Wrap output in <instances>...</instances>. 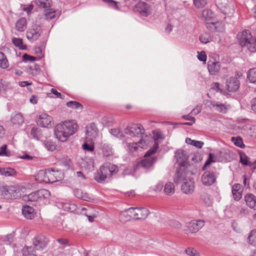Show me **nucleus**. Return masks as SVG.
<instances>
[{"mask_svg": "<svg viewBox=\"0 0 256 256\" xmlns=\"http://www.w3.org/2000/svg\"><path fill=\"white\" fill-rule=\"evenodd\" d=\"M78 126L74 120L64 121L56 125L54 128L56 138L62 142H66L69 138L78 130Z\"/></svg>", "mask_w": 256, "mask_h": 256, "instance_id": "1", "label": "nucleus"}, {"mask_svg": "<svg viewBox=\"0 0 256 256\" xmlns=\"http://www.w3.org/2000/svg\"><path fill=\"white\" fill-rule=\"evenodd\" d=\"M118 171V167L112 164H106L100 167L94 174V180L98 182H102L105 180L116 174Z\"/></svg>", "mask_w": 256, "mask_h": 256, "instance_id": "2", "label": "nucleus"}, {"mask_svg": "<svg viewBox=\"0 0 256 256\" xmlns=\"http://www.w3.org/2000/svg\"><path fill=\"white\" fill-rule=\"evenodd\" d=\"M142 130L141 125L132 124L124 129V134L132 137L138 136L142 133Z\"/></svg>", "mask_w": 256, "mask_h": 256, "instance_id": "3", "label": "nucleus"}, {"mask_svg": "<svg viewBox=\"0 0 256 256\" xmlns=\"http://www.w3.org/2000/svg\"><path fill=\"white\" fill-rule=\"evenodd\" d=\"M42 30L40 26L34 25L26 32V38L30 40H36L40 36Z\"/></svg>", "mask_w": 256, "mask_h": 256, "instance_id": "4", "label": "nucleus"}, {"mask_svg": "<svg viewBox=\"0 0 256 256\" xmlns=\"http://www.w3.org/2000/svg\"><path fill=\"white\" fill-rule=\"evenodd\" d=\"M238 39L242 46L246 47L249 42L252 40V37L248 30H244L238 34Z\"/></svg>", "mask_w": 256, "mask_h": 256, "instance_id": "5", "label": "nucleus"}, {"mask_svg": "<svg viewBox=\"0 0 256 256\" xmlns=\"http://www.w3.org/2000/svg\"><path fill=\"white\" fill-rule=\"evenodd\" d=\"M204 220H192L188 224V230L192 233H196L204 226Z\"/></svg>", "mask_w": 256, "mask_h": 256, "instance_id": "6", "label": "nucleus"}, {"mask_svg": "<svg viewBox=\"0 0 256 256\" xmlns=\"http://www.w3.org/2000/svg\"><path fill=\"white\" fill-rule=\"evenodd\" d=\"M48 243V240L44 235H38L36 236L33 240V244L36 250H42L45 248Z\"/></svg>", "mask_w": 256, "mask_h": 256, "instance_id": "7", "label": "nucleus"}, {"mask_svg": "<svg viewBox=\"0 0 256 256\" xmlns=\"http://www.w3.org/2000/svg\"><path fill=\"white\" fill-rule=\"evenodd\" d=\"M133 208H129L120 212L119 216L120 220L122 222H125L131 220H135Z\"/></svg>", "mask_w": 256, "mask_h": 256, "instance_id": "8", "label": "nucleus"}, {"mask_svg": "<svg viewBox=\"0 0 256 256\" xmlns=\"http://www.w3.org/2000/svg\"><path fill=\"white\" fill-rule=\"evenodd\" d=\"M47 175L50 180L49 183H52L62 180L64 174L60 170H47Z\"/></svg>", "mask_w": 256, "mask_h": 256, "instance_id": "9", "label": "nucleus"}, {"mask_svg": "<svg viewBox=\"0 0 256 256\" xmlns=\"http://www.w3.org/2000/svg\"><path fill=\"white\" fill-rule=\"evenodd\" d=\"M86 140H94L98 136V130L94 124H91L86 127Z\"/></svg>", "mask_w": 256, "mask_h": 256, "instance_id": "10", "label": "nucleus"}, {"mask_svg": "<svg viewBox=\"0 0 256 256\" xmlns=\"http://www.w3.org/2000/svg\"><path fill=\"white\" fill-rule=\"evenodd\" d=\"M26 187L20 185H0V190L2 192H16L17 191H25Z\"/></svg>", "mask_w": 256, "mask_h": 256, "instance_id": "11", "label": "nucleus"}, {"mask_svg": "<svg viewBox=\"0 0 256 256\" xmlns=\"http://www.w3.org/2000/svg\"><path fill=\"white\" fill-rule=\"evenodd\" d=\"M52 121V118L46 114H40L36 120L38 124L42 127L51 126Z\"/></svg>", "mask_w": 256, "mask_h": 256, "instance_id": "12", "label": "nucleus"}, {"mask_svg": "<svg viewBox=\"0 0 256 256\" xmlns=\"http://www.w3.org/2000/svg\"><path fill=\"white\" fill-rule=\"evenodd\" d=\"M216 180V176L212 172H206L202 176V182L206 186H210L214 184Z\"/></svg>", "mask_w": 256, "mask_h": 256, "instance_id": "13", "label": "nucleus"}, {"mask_svg": "<svg viewBox=\"0 0 256 256\" xmlns=\"http://www.w3.org/2000/svg\"><path fill=\"white\" fill-rule=\"evenodd\" d=\"M135 220L145 219L149 214V210L145 208H133Z\"/></svg>", "mask_w": 256, "mask_h": 256, "instance_id": "14", "label": "nucleus"}, {"mask_svg": "<svg viewBox=\"0 0 256 256\" xmlns=\"http://www.w3.org/2000/svg\"><path fill=\"white\" fill-rule=\"evenodd\" d=\"M226 86L229 92H236L239 88L240 82L235 78H230L226 80Z\"/></svg>", "mask_w": 256, "mask_h": 256, "instance_id": "15", "label": "nucleus"}, {"mask_svg": "<svg viewBox=\"0 0 256 256\" xmlns=\"http://www.w3.org/2000/svg\"><path fill=\"white\" fill-rule=\"evenodd\" d=\"M139 13L142 16H147L151 13V8L146 2H140L136 5Z\"/></svg>", "mask_w": 256, "mask_h": 256, "instance_id": "16", "label": "nucleus"}, {"mask_svg": "<svg viewBox=\"0 0 256 256\" xmlns=\"http://www.w3.org/2000/svg\"><path fill=\"white\" fill-rule=\"evenodd\" d=\"M208 68L210 74L215 75L220 70V65L218 62L209 60L208 63Z\"/></svg>", "mask_w": 256, "mask_h": 256, "instance_id": "17", "label": "nucleus"}, {"mask_svg": "<svg viewBox=\"0 0 256 256\" xmlns=\"http://www.w3.org/2000/svg\"><path fill=\"white\" fill-rule=\"evenodd\" d=\"M207 102L208 104L210 103V104L208 105V106L212 107L215 110L222 113L226 112L229 108L228 106H226L218 102L208 101Z\"/></svg>", "mask_w": 256, "mask_h": 256, "instance_id": "18", "label": "nucleus"}, {"mask_svg": "<svg viewBox=\"0 0 256 256\" xmlns=\"http://www.w3.org/2000/svg\"><path fill=\"white\" fill-rule=\"evenodd\" d=\"M128 152L130 154H134L138 150V147L142 148H145L146 146L142 144V141L140 140L138 142H128L126 144Z\"/></svg>", "mask_w": 256, "mask_h": 256, "instance_id": "19", "label": "nucleus"}, {"mask_svg": "<svg viewBox=\"0 0 256 256\" xmlns=\"http://www.w3.org/2000/svg\"><path fill=\"white\" fill-rule=\"evenodd\" d=\"M175 158L180 165H184L188 160L186 152L182 150H178L176 152Z\"/></svg>", "mask_w": 256, "mask_h": 256, "instance_id": "20", "label": "nucleus"}, {"mask_svg": "<svg viewBox=\"0 0 256 256\" xmlns=\"http://www.w3.org/2000/svg\"><path fill=\"white\" fill-rule=\"evenodd\" d=\"M154 134L155 141L154 144L152 148L146 152V156H151L156 152L158 146V140L162 138V134L158 132H154Z\"/></svg>", "mask_w": 256, "mask_h": 256, "instance_id": "21", "label": "nucleus"}, {"mask_svg": "<svg viewBox=\"0 0 256 256\" xmlns=\"http://www.w3.org/2000/svg\"><path fill=\"white\" fill-rule=\"evenodd\" d=\"M246 204L250 208L256 210V196L250 193H247L244 196Z\"/></svg>", "mask_w": 256, "mask_h": 256, "instance_id": "22", "label": "nucleus"}, {"mask_svg": "<svg viewBox=\"0 0 256 256\" xmlns=\"http://www.w3.org/2000/svg\"><path fill=\"white\" fill-rule=\"evenodd\" d=\"M20 196V193H0V199L8 202L18 199Z\"/></svg>", "mask_w": 256, "mask_h": 256, "instance_id": "23", "label": "nucleus"}, {"mask_svg": "<svg viewBox=\"0 0 256 256\" xmlns=\"http://www.w3.org/2000/svg\"><path fill=\"white\" fill-rule=\"evenodd\" d=\"M34 208L28 206H24L22 208V213L24 216L27 219L32 220L34 218Z\"/></svg>", "mask_w": 256, "mask_h": 256, "instance_id": "24", "label": "nucleus"}, {"mask_svg": "<svg viewBox=\"0 0 256 256\" xmlns=\"http://www.w3.org/2000/svg\"><path fill=\"white\" fill-rule=\"evenodd\" d=\"M22 199L26 202H36L42 200V196L39 195V193H29L22 196Z\"/></svg>", "mask_w": 256, "mask_h": 256, "instance_id": "25", "label": "nucleus"}, {"mask_svg": "<svg viewBox=\"0 0 256 256\" xmlns=\"http://www.w3.org/2000/svg\"><path fill=\"white\" fill-rule=\"evenodd\" d=\"M58 206L60 207L64 210L70 212H74L76 210V206L69 202H60L58 203Z\"/></svg>", "mask_w": 256, "mask_h": 256, "instance_id": "26", "label": "nucleus"}, {"mask_svg": "<svg viewBox=\"0 0 256 256\" xmlns=\"http://www.w3.org/2000/svg\"><path fill=\"white\" fill-rule=\"evenodd\" d=\"M36 180L40 182L48 183L50 180L47 175V170H40L36 176Z\"/></svg>", "mask_w": 256, "mask_h": 256, "instance_id": "27", "label": "nucleus"}, {"mask_svg": "<svg viewBox=\"0 0 256 256\" xmlns=\"http://www.w3.org/2000/svg\"><path fill=\"white\" fill-rule=\"evenodd\" d=\"M11 121L14 124L20 125L24 122V120L20 114L16 113L12 116Z\"/></svg>", "mask_w": 256, "mask_h": 256, "instance_id": "28", "label": "nucleus"}, {"mask_svg": "<svg viewBox=\"0 0 256 256\" xmlns=\"http://www.w3.org/2000/svg\"><path fill=\"white\" fill-rule=\"evenodd\" d=\"M101 150L104 155L106 156H111L113 154V150L112 146L108 144H102Z\"/></svg>", "mask_w": 256, "mask_h": 256, "instance_id": "29", "label": "nucleus"}, {"mask_svg": "<svg viewBox=\"0 0 256 256\" xmlns=\"http://www.w3.org/2000/svg\"><path fill=\"white\" fill-rule=\"evenodd\" d=\"M150 156H144L146 158L142 160L140 162V165L142 167L144 168H148L150 167L155 162L156 160L154 158H148Z\"/></svg>", "mask_w": 256, "mask_h": 256, "instance_id": "30", "label": "nucleus"}, {"mask_svg": "<svg viewBox=\"0 0 256 256\" xmlns=\"http://www.w3.org/2000/svg\"><path fill=\"white\" fill-rule=\"evenodd\" d=\"M26 18H21L17 21L16 24V27L18 30L24 32L26 28Z\"/></svg>", "mask_w": 256, "mask_h": 256, "instance_id": "31", "label": "nucleus"}, {"mask_svg": "<svg viewBox=\"0 0 256 256\" xmlns=\"http://www.w3.org/2000/svg\"><path fill=\"white\" fill-rule=\"evenodd\" d=\"M182 190L183 192H190L194 190V182L190 180L182 184Z\"/></svg>", "mask_w": 256, "mask_h": 256, "instance_id": "32", "label": "nucleus"}, {"mask_svg": "<svg viewBox=\"0 0 256 256\" xmlns=\"http://www.w3.org/2000/svg\"><path fill=\"white\" fill-rule=\"evenodd\" d=\"M220 10L223 14L228 15L231 14L234 12L233 7L228 3H226L224 6H221Z\"/></svg>", "mask_w": 256, "mask_h": 256, "instance_id": "33", "label": "nucleus"}, {"mask_svg": "<svg viewBox=\"0 0 256 256\" xmlns=\"http://www.w3.org/2000/svg\"><path fill=\"white\" fill-rule=\"evenodd\" d=\"M35 2L38 6L44 8H49L52 6L50 0H36Z\"/></svg>", "mask_w": 256, "mask_h": 256, "instance_id": "34", "label": "nucleus"}, {"mask_svg": "<svg viewBox=\"0 0 256 256\" xmlns=\"http://www.w3.org/2000/svg\"><path fill=\"white\" fill-rule=\"evenodd\" d=\"M186 142L188 144L194 146L195 147L198 148H202L204 144V142L202 141L192 140L190 138H186Z\"/></svg>", "mask_w": 256, "mask_h": 256, "instance_id": "35", "label": "nucleus"}, {"mask_svg": "<svg viewBox=\"0 0 256 256\" xmlns=\"http://www.w3.org/2000/svg\"><path fill=\"white\" fill-rule=\"evenodd\" d=\"M8 66V63L6 56L2 52H0V67L6 68Z\"/></svg>", "mask_w": 256, "mask_h": 256, "instance_id": "36", "label": "nucleus"}, {"mask_svg": "<svg viewBox=\"0 0 256 256\" xmlns=\"http://www.w3.org/2000/svg\"><path fill=\"white\" fill-rule=\"evenodd\" d=\"M12 42L20 50H26V46L24 44L21 38H12Z\"/></svg>", "mask_w": 256, "mask_h": 256, "instance_id": "37", "label": "nucleus"}, {"mask_svg": "<svg viewBox=\"0 0 256 256\" xmlns=\"http://www.w3.org/2000/svg\"><path fill=\"white\" fill-rule=\"evenodd\" d=\"M247 77L250 82H256V68L250 69L248 71Z\"/></svg>", "mask_w": 256, "mask_h": 256, "instance_id": "38", "label": "nucleus"}, {"mask_svg": "<svg viewBox=\"0 0 256 256\" xmlns=\"http://www.w3.org/2000/svg\"><path fill=\"white\" fill-rule=\"evenodd\" d=\"M91 210H92L90 208L88 209L86 208H82V212L88 216V220L90 222H92L94 220V218L96 216V214H93L92 215H90V211Z\"/></svg>", "mask_w": 256, "mask_h": 256, "instance_id": "39", "label": "nucleus"}, {"mask_svg": "<svg viewBox=\"0 0 256 256\" xmlns=\"http://www.w3.org/2000/svg\"><path fill=\"white\" fill-rule=\"evenodd\" d=\"M240 162L244 166H250L251 162L249 158L244 152L240 153Z\"/></svg>", "mask_w": 256, "mask_h": 256, "instance_id": "40", "label": "nucleus"}, {"mask_svg": "<svg viewBox=\"0 0 256 256\" xmlns=\"http://www.w3.org/2000/svg\"><path fill=\"white\" fill-rule=\"evenodd\" d=\"M2 175L4 176H14L16 174V171L12 168H2Z\"/></svg>", "mask_w": 256, "mask_h": 256, "instance_id": "41", "label": "nucleus"}, {"mask_svg": "<svg viewBox=\"0 0 256 256\" xmlns=\"http://www.w3.org/2000/svg\"><path fill=\"white\" fill-rule=\"evenodd\" d=\"M82 148L84 150L92 152L94 150V143L93 140H86V139L85 143L82 145Z\"/></svg>", "mask_w": 256, "mask_h": 256, "instance_id": "42", "label": "nucleus"}, {"mask_svg": "<svg viewBox=\"0 0 256 256\" xmlns=\"http://www.w3.org/2000/svg\"><path fill=\"white\" fill-rule=\"evenodd\" d=\"M66 105L74 109H80L82 108V106L78 102L76 101H70L66 102Z\"/></svg>", "mask_w": 256, "mask_h": 256, "instance_id": "43", "label": "nucleus"}, {"mask_svg": "<svg viewBox=\"0 0 256 256\" xmlns=\"http://www.w3.org/2000/svg\"><path fill=\"white\" fill-rule=\"evenodd\" d=\"M110 132L112 135L119 138H123L124 137V134L119 128L112 129Z\"/></svg>", "mask_w": 256, "mask_h": 256, "instance_id": "44", "label": "nucleus"}, {"mask_svg": "<svg viewBox=\"0 0 256 256\" xmlns=\"http://www.w3.org/2000/svg\"><path fill=\"white\" fill-rule=\"evenodd\" d=\"M248 240L250 244L253 245L256 244V230H252L248 236Z\"/></svg>", "mask_w": 256, "mask_h": 256, "instance_id": "45", "label": "nucleus"}, {"mask_svg": "<svg viewBox=\"0 0 256 256\" xmlns=\"http://www.w3.org/2000/svg\"><path fill=\"white\" fill-rule=\"evenodd\" d=\"M238 208V206L234 204H231L228 208H227L226 210V213L228 214L229 212H231V214L229 216H231L234 214H237Z\"/></svg>", "mask_w": 256, "mask_h": 256, "instance_id": "46", "label": "nucleus"}, {"mask_svg": "<svg viewBox=\"0 0 256 256\" xmlns=\"http://www.w3.org/2000/svg\"><path fill=\"white\" fill-rule=\"evenodd\" d=\"M11 155L10 152L7 150V146L3 145L0 148V156H10Z\"/></svg>", "mask_w": 256, "mask_h": 256, "instance_id": "47", "label": "nucleus"}, {"mask_svg": "<svg viewBox=\"0 0 256 256\" xmlns=\"http://www.w3.org/2000/svg\"><path fill=\"white\" fill-rule=\"evenodd\" d=\"M246 47L251 52H256V40L252 38Z\"/></svg>", "mask_w": 256, "mask_h": 256, "instance_id": "48", "label": "nucleus"}, {"mask_svg": "<svg viewBox=\"0 0 256 256\" xmlns=\"http://www.w3.org/2000/svg\"><path fill=\"white\" fill-rule=\"evenodd\" d=\"M185 252L190 256H200L199 253L194 248H188Z\"/></svg>", "mask_w": 256, "mask_h": 256, "instance_id": "49", "label": "nucleus"}, {"mask_svg": "<svg viewBox=\"0 0 256 256\" xmlns=\"http://www.w3.org/2000/svg\"><path fill=\"white\" fill-rule=\"evenodd\" d=\"M56 240L62 246V248L70 246L68 240L66 238H58Z\"/></svg>", "mask_w": 256, "mask_h": 256, "instance_id": "50", "label": "nucleus"}, {"mask_svg": "<svg viewBox=\"0 0 256 256\" xmlns=\"http://www.w3.org/2000/svg\"><path fill=\"white\" fill-rule=\"evenodd\" d=\"M200 40L202 42L206 44L211 40V38L208 34H204L200 35Z\"/></svg>", "mask_w": 256, "mask_h": 256, "instance_id": "51", "label": "nucleus"}, {"mask_svg": "<svg viewBox=\"0 0 256 256\" xmlns=\"http://www.w3.org/2000/svg\"><path fill=\"white\" fill-rule=\"evenodd\" d=\"M195 6L198 8L204 7L207 4L206 0H194Z\"/></svg>", "mask_w": 256, "mask_h": 256, "instance_id": "52", "label": "nucleus"}, {"mask_svg": "<svg viewBox=\"0 0 256 256\" xmlns=\"http://www.w3.org/2000/svg\"><path fill=\"white\" fill-rule=\"evenodd\" d=\"M174 190V186L172 182H168L164 186V192H172Z\"/></svg>", "mask_w": 256, "mask_h": 256, "instance_id": "53", "label": "nucleus"}, {"mask_svg": "<svg viewBox=\"0 0 256 256\" xmlns=\"http://www.w3.org/2000/svg\"><path fill=\"white\" fill-rule=\"evenodd\" d=\"M32 248L31 246H25L22 250L23 256H34L30 254V252H32Z\"/></svg>", "mask_w": 256, "mask_h": 256, "instance_id": "54", "label": "nucleus"}, {"mask_svg": "<svg viewBox=\"0 0 256 256\" xmlns=\"http://www.w3.org/2000/svg\"><path fill=\"white\" fill-rule=\"evenodd\" d=\"M45 146L48 150L53 151L56 148V146L51 142H46Z\"/></svg>", "mask_w": 256, "mask_h": 256, "instance_id": "55", "label": "nucleus"}, {"mask_svg": "<svg viewBox=\"0 0 256 256\" xmlns=\"http://www.w3.org/2000/svg\"><path fill=\"white\" fill-rule=\"evenodd\" d=\"M214 155L212 154H210L208 156V158L206 161L205 164L204 166V168H206L208 166H209L212 162H214Z\"/></svg>", "mask_w": 256, "mask_h": 256, "instance_id": "56", "label": "nucleus"}, {"mask_svg": "<svg viewBox=\"0 0 256 256\" xmlns=\"http://www.w3.org/2000/svg\"><path fill=\"white\" fill-rule=\"evenodd\" d=\"M55 11L52 9L49 10L48 12L45 14V16L47 19H52L55 17Z\"/></svg>", "mask_w": 256, "mask_h": 256, "instance_id": "57", "label": "nucleus"}, {"mask_svg": "<svg viewBox=\"0 0 256 256\" xmlns=\"http://www.w3.org/2000/svg\"><path fill=\"white\" fill-rule=\"evenodd\" d=\"M82 200L92 202H93L94 199L92 194H90L88 193H87V194H84Z\"/></svg>", "mask_w": 256, "mask_h": 256, "instance_id": "58", "label": "nucleus"}, {"mask_svg": "<svg viewBox=\"0 0 256 256\" xmlns=\"http://www.w3.org/2000/svg\"><path fill=\"white\" fill-rule=\"evenodd\" d=\"M202 14L206 19H208L212 16V12L210 10H205L202 11Z\"/></svg>", "mask_w": 256, "mask_h": 256, "instance_id": "59", "label": "nucleus"}, {"mask_svg": "<svg viewBox=\"0 0 256 256\" xmlns=\"http://www.w3.org/2000/svg\"><path fill=\"white\" fill-rule=\"evenodd\" d=\"M204 202L207 206H210L212 202V199L210 198L207 194H206L204 198Z\"/></svg>", "mask_w": 256, "mask_h": 256, "instance_id": "60", "label": "nucleus"}, {"mask_svg": "<svg viewBox=\"0 0 256 256\" xmlns=\"http://www.w3.org/2000/svg\"><path fill=\"white\" fill-rule=\"evenodd\" d=\"M198 58L202 62H206V56L204 52H198Z\"/></svg>", "mask_w": 256, "mask_h": 256, "instance_id": "61", "label": "nucleus"}, {"mask_svg": "<svg viewBox=\"0 0 256 256\" xmlns=\"http://www.w3.org/2000/svg\"><path fill=\"white\" fill-rule=\"evenodd\" d=\"M39 132L40 130L38 128H33L31 130V135L33 136L34 138L38 139Z\"/></svg>", "mask_w": 256, "mask_h": 256, "instance_id": "62", "label": "nucleus"}, {"mask_svg": "<svg viewBox=\"0 0 256 256\" xmlns=\"http://www.w3.org/2000/svg\"><path fill=\"white\" fill-rule=\"evenodd\" d=\"M102 1L108 4L110 6H112L114 8L118 9L117 3L115 1L112 0H102Z\"/></svg>", "mask_w": 256, "mask_h": 256, "instance_id": "63", "label": "nucleus"}, {"mask_svg": "<svg viewBox=\"0 0 256 256\" xmlns=\"http://www.w3.org/2000/svg\"><path fill=\"white\" fill-rule=\"evenodd\" d=\"M13 240V235L12 234H9V235H8L4 240V242L5 243V244H11V242H12Z\"/></svg>", "mask_w": 256, "mask_h": 256, "instance_id": "64", "label": "nucleus"}]
</instances>
